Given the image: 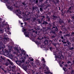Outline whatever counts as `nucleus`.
<instances>
[{
  "instance_id": "1",
  "label": "nucleus",
  "mask_w": 74,
  "mask_h": 74,
  "mask_svg": "<svg viewBox=\"0 0 74 74\" xmlns=\"http://www.w3.org/2000/svg\"><path fill=\"white\" fill-rule=\"evenodd\" d=\"M53 25V27L52 29H55L54 30L51 31L50 32V34L52 33L53 34V35H56V32H58V28L56 26V25H55V22H53L52 23Z\"/></svg>"
},
{
  "instance_id": "2",
  "label": "nucleus",
  "mask_w": 74,
  "mask_h": 74,
  "mask_svg": "<svg viewBox=\"0 0 74 74\" xmlns=\"http://www.w3.org/2000/svg\"><path fill=\"white\" fill-rule=\"evenodd\" d=\"M5 57L1 56L0 57V69H1L2 68V64L5 62Z\"/></svg>"
},
{
  "instance_id": "3",
  "label": "nucleus",
  "mask_w": 74,
  "mask_h": 74,
  "mask_svg": "<svg viewBox=\"0 0 74 74\" xmlns=\"http://www.w3.org/2000/svg\"><path fill=\"white\" fill-rule=\"evenodd\" d=\"M48 1V0H46L45 2L43 4V6L45 7V8H47L48 7H50V5L49 4Z\"/></svg>"
},
{
  "instance_id": "4",
  "label": "nucleus",
  "mask_w": 74,
  "mask_h": 74,
  "mask_svg": "<svg viewBox=\"0 0 74 74\" xmlns=\"http://www.w3.org/2000/svg\"><path fill=\"white\" fill-rule=\"evenodd\" d=\"M24 62H25V60H23L22 61H16V62L17 64H19V65H23Z\"/></svg>"
},
{
  "instance_id": "5",
  "label": "nucleus",
  "mask_w": 74,
  "mask_h": 74,
  "mask_svg": "<svg viewBox=\"0 0 74 74\" xmlns=\"http://www.w3.org/2000/svg\"><path fill=\"white\" fill-rule=\"evenodd\" d=\"M7 61H8V62H9V64L10 65V66L9 67H12V66H14V64L11 60H10V59H8L7 60Z\"/></svg>"
},
{
  "instance_id": "6",
  "label": "nucleus",
  "mask_w": 74,
  "mask_h": 74,
  "mask_svg": "<svg viewBox=\"0 0 74 74\" xmlns=\"http://www.w3.org/2000/svg\"><path fill=\"white\" fill-rule=\"evenodd\" d=\"M59 23L60 25H62V23H64V21L63 20H62L60 18L59 21Z\"/></svg>"
},
{
  "instance_id": "7",
  "label": "nucleus",
  "mask_w": 74,
  "mask_h": 74,
  "mask_svg": "<svg viewBox=\"0 0 74 74\" xmlns=\"http://www.w3.org/2000/svg\"><path fill=\"white\" fill-rule=\"evenodd\" d=\"M61 15L62 16H63V15H64V14H66V11H64L63 12V10L62 9V10L61 11Z\"/></svg>"
},
{
  "instance_id": "8",
  "label": "nucleus",
  "mask_w": 74,
  "mask_h": 74,
  "mask_svg": "<svg viewBox=\"0 0 74 74\" xmlns=\"http://www.w3.org/2000/svg\"><path fill=\"white\" fill-rule=\"evenodd\" d=\"M16 12H17L19 14H20V15H22V14H21V10H20L19 9H17L16 10Z\"/></svg>"
},
{
  "instance_id": "9",
  "label": "nucleus",
  "mask_w": 74,
  "mask_h": 74,
  "mask_svg": "<svg viewBox=\"0 0 74 74\" xmlns=\"http://www.w3.org/2000/svg\"><path fill=\"white\" fill-rule=\"evenodd\" d=\"M32 66L34 68L35 67H36L37 64L36 63H34L33 62H32Z\"/></svg>"
},
{
  "instance_id": "10",
  "label": "nucleus",
  "mask_w": 74,
  "mask_h": 74,
  "mask_svg": "<svg viewBox=\"0 0 74 74\" xmlns=\"http://www.w3.org/2000/svg\"><path fill=\"white\" fill-rule=\"evenodd\" d=\"M58 58L59 59H62V58L64 59V57H63V55L58 56Z\"/></svg>"
},
{
  "instance_id": "11",
  "label": "nucleus",
  "mask_w": 74,
  "mask_h": 74,
  "mask_svg": "<svg viewBox=\"0 0 74 74\" xmlns=\"http://www.w3.org/2000/svg\"><path fill=\"white\" fill-rule=\"evenodd\" d=\"M34 4H38V0H33Z\"/></svg>"
},
{
  "instance_id": "12",
  "label": "nucleus",
  "mask_w": 74,
  "mask_h": 74,
  "mask_svg": "<svg viewBox=\"0 0 74 74\" xmlns=\"http://www.w3.org/2000/svg\"><path fill=\"white\" fill-rule=\"evenodd\" d=\"M24 56H25L24 57V58L25 59H26V58H29V55H26V53H24Z\"/></svg>"
},
{
  "instance_id": "13",
  "label": "nucleus",
  "mask_w": 74,
  "mask_h": 74,
  "mask_svg": "<svg viewBox=\"0 0 74 74\" xmlns=\"http://www.w3.org/2000/svg\"><path fill=\"white\" fill-rule=\"evenodd\" d=\"M24 34H25L26 37H29V33L28 32V33L27 34V32H24Z\"/></svg>"
},
{
  "instance_id": "14",
  "label": "nucleus",
  "mask_w": 74,
  "mask_h": 74,
  "mask_svg": "<svg viewBox=\"0 0 74 74\" xmlns=\"http://www.w3.org/2000/svg\"><path fill=\"white\" fill-rule=\"evenodd\" d=\"M44 43L45 45L49 44V43H48V40H45V41L44 42Z\"/></svg>"
},
{
  "instance_id": "15",
  "label": "nucleus",
  "mask_w": 74,
  "mask_h": 74,
  "mask_svg": "<svg viewBox=\"0 0 74 74\" xmlns=\"http://www.w3.org/2000/svg\"><path fill=\"white\" fill-rule=\"evenodd\" d=\"M9 69H13V70H15V66H9Z\"/></svg>"
},
{
  "instance_id": "16",
  "label": "nucleus",
  "mask_w": 74,
  "mask_h": 74,
  "mask_svg": "<svg viewBox=\"0 0 74 74\" xmlns=\"http://www.w3.org/2000/svg\"><path fill=\"white\" fill-rule=\"evenodd\" d=\"M8 54L9 55V58H10V59H13V56H12V54Z\"/></svg>"
},
{
  "instance_id": "17",
  "label": "nucleus",
  "mask_w": 74,
  "mask_h": 74,
  "mask_svg": "<svg viewBox=\"0 0 74 74\" xmlns=\"http://www.w3.org/2000/svg\"><path fill=\"white\" fill-rule=\"evenodd\" d=\"M42 24H43V25H47V24H48V23L45 21H44Z\"/></svg>"
},
{
  "instance_id": "18",
  "label": "nucleus",
  "mask_w": 74,
  "mask_h": 74,
  "mask_svg": "<svg viewBox=\"0 0 74 74\" xmlns=\"http://www.w3.org/2000/svg\"><path fill=\"white\" fill-rule=\"evenodd\" d=\"M22 4L23 5V7H25V6H26V2H25V1L22 2Z\"/></svg>"
},
{
  "instance_id": "19",
  "label": "nucleus",
  "mask_w": 74,
  "mask_h": 74,
  "mask_svg": "<svg viewBox=\"0 0 74 74\" xmlns=\"http://www.w3.org/2000/svg\"><path fill=\"white\" fill-rule=\"evenodd\" d=\"M36 9V7L35 6H33L32 8V11L33 12Z\"/></svg>"
},
{
  "instance_id": "20",
  "label": "nucleus",
  "mask_w": 74,
  "mask_h": 74,
  "mask_svg": "<svg viewBox=\"0 0 74 74\" xmlns=\"http://www.w3.org/2000/svg\"><path fill=\"white\" fill-rule=\"evenodd\" d=\"M53 19H54V20H55L56 18H57V16H53Z\"/></svg>"
},
{
  "instance_id": "21",
  "label": "nucleus",
  "mask_w": 74,
  "mask_h": 74,
  "mask_svg": "<svg viewBox=\"0 0 74 74\" xmlns=\"http://www.w3.org/2000/svg\"><path fill=\"white\" fill-rule=\"evenodd\" d=\"M46 18L47 19V20L48 22H50V19H51V18L49 17L48 16L46 17Z\"/></svg>"
},
{
  "instance_id": "22",
  "label": "nucleus",
  "mask_w": 74,
  "mask_h": 74,
  "mask_svg": "<svg viewBox=\"0 0 74 74\" xmlns=\"http://www.w3.org/2000/svg\"><path fill=\"white\" fill-rule=\"evenodd\" d=\"M68 23H71V20L70 18H69L67 20Z\"/></svg>"
},
{
  "instance_id": "23",
  "label": "nucleus",
  "mask_w": 74,
  "mask_h": 74,
  "mask_svg": "<svg viewBox=\"0 0 74 74\" xmlns=\"http://www.w3.org/2000/svg\"><path fill=\"white\" fill-rule=\"evenodd\" d=\"M11 50H10V49H9L8 50V51H7V53L8 54H9V53H10V52H11Z\"/></svg>"
},
{
  "instance_id": "24",
  "label": "nucleus",
  "mask_w": 74,
  "mask_h": 74,
  "mask_svg": "<svg viewBox=\"0 0 74 74\" xmlns=\"http://www.w3.org/2000/svg\"><path fill=\"white\" fill-rule=\"evenodd\" d=\"M9 64V62H7L5 63V65L6 66H8Z\"/></svg>"
},
{
  "instance_id": "25",
  "label": "nucleus",
  "mask_w": 74,
  "mask_h": 74,
  "mask_svg": "<svg viewBox=\"0 0 74 74\" xmlns=\"http://www.w3.org/2000/svg\"><path fill=\"white\" fill-rule=\"evenodd\" d=\"M23 69L25 71H27V66H25L23 67Z\"/></svg>"
},
{
  "instance_id": "26",
  "label": "nucleus",
  "mask_w": 74,
  "mask_h": 74,
  "mask_svg": "<svg viewBox=\"0 0 74 74\" xmlns=\"http://www.w3.org/2000/svg\"><path fill=\"white\" fill-rule=\"evenodd\" d=\"M71 36L72 37H73L74 36V32H72L71 33Z\"/></svg>"
},
{
  "instance_id": "27",
  "label": "nucleus",
  "mask_w": 74,
  "mask_h": 74,
  "mask_svg": "<svg viewBox=\"0 0 74 74\" xmlns=\"http://www.w3.org/2000/svg\"><path fill=\"white\" fill-rule=\"evenodd\" d=\"M8 36H5V37L4 38V40H7V39L8 38Z\"/></svg>"
},
{
  "instance_id": "28",
  "label": "nucleus",
  "mask_w": 74,
  "mask_h": 74,
  "mask_svg": "<svg viewBox=\"0 0 74 74\" xmlns=\"http://www.w3.org/2000/svg\"><path fill=\"white\" fill-rule=\"evenodd\" d=\"M39 42H38V40L36 42V43L37 44H40V41H41V40H39Z\"/></svg>"
},
{
  "instance_id": "29",
  "label": "nucleus",
  "mask_w": 74,
  "mask_h": 74,
  "mask_svg": "<svg viewBox=\"0 0 74 74\" xmlns=\"http://www.w3.org/2000/svg\"><path fill=\"white\" fill-rule=\"evenodd\" d=\"M23 30L22 31L23 32H26V31L27 29H24V28H23Z\"/></svg>"
},
{
  "instance_id": "30",
  "label": "nucleus",
  "mask_w": 74,
  "mask_h": 74,
  "mask_svg": "<svg viewBox=\"0 0 74 74\" xmlns=\"http://www.w3.org/2000/svg\"><path fill=\"white\" fill-rule=\"evenodd\" d=\"M56 1L57 4H59V3H60V1H59V0H56Z\"/></svg>"
},
{
  "instance_id": "31",
  "label": "nucleus",
  "mask_w": 74,
  "mask_h": 74,
  "mask_svg": "<svg viewBox=\"0 0 74 74\" xmlns=\"http://www.w3.org/2000/svg\"><path fill=\"white\" fill-rule=\"evenodd\" d=\"M67 44H68V45H70L71 44L70 42H69V41H67Z\"/></svg>"
},
{
  "instance_id": "32",
  "label": "nucleus",
  "mask_w": 74,
  "mask_h": 74,
  "mask_svg": "<svg viewBox=\"0 0 74 74\" xmlns=\"http://www.w3.org/2000/svg\"><path fill=\"white\" fill-rule=\"evenodd\" d=\"M40 12H42V11H43V10H42V8H40Z\"/></svg>"
},
{
  "instance_id": "33",
  "label": "nucleus",
  "mask_w": 74,
  "mask_h": 74,
  "mask_svg": "<svg viewBox=\"0 0 74 74\" xmlns=\"http://www.w3.org/2000/svg\"><path fill=\"white\" fill-rule=\"evenodd\" d=\"M66 68H65V67L63 68V69L64 70V71H65V72H66V71H67V70H66Z\"/></svg>"
},
{
  "instance_id": "34",
  "label": "nucleus",
  "mask_w": 74,
  "mask_h": 74,
  "mask_svg": "<svg viewBox=\"0 0 74 74\" xmlns=\"http://www.w3.org/2000/svg\"><path fill=\"white\" fill-rule=\"evenodd\" d=\"M69 49L70 50H71V51H73V49H74V48L73 47H72L71 48H69Z\"/></svg>"
},
{
  "instance_id": "35",
  "label": "nucleus",
  "mask_w": 74,
  "mask_h": 74,
  "mask_svg": "<svg viewBox=\"0 0 74 74\" xmlns=\"http://www.w3.org/2000/svg\"><path fill=\"white\" fill-rule=\"evenodd\" d=\"M3 30L1 29H0V33H3Z\"/></svg>"
},
{
  "instance_id": "36",
  "label": "nucleus",
  "mask_w": 74,
  "mask_h": 74,
  "mask_svg": "<svg viewBox=\"0 0 74 74\" xmlns=\"http://www.w3.org/2000/svg\"><path fill=\"white\" fill-rule=\"evenodd\" d=\"M6 2L7 3V4H10V1H9V0H6Z\"/></svg>"
},
{
  "instance_id": "37",
  "label": "nucleus",
  "mask_w": 74,
  "mask_h": 74,
  "mask_svg": "<svg viewBox=\"0 0 74 74\" xmlns=\"http://www.w3.org/2000/svg\"><path fill=\"white\" fill-rule=\"evenodd\" d=\"M37 11V13H38V14H40V10H39V9H38Z\"/></svg>"
},
{
  "instance_id": "38",
  "label": "nucleus",
  "mask_w": 74,
  "mask_h": 74,
  "mask_svg": "<svg viewBox=\"0 0 74 74\" xmlns=\"http://www.w3.org/2000/svg\"><path fill=\"white\" fill-rule=\"evenodd\" d=\"M56 44H55V43H53V45H54V47H56Z\"/></svg>"
},
{
  "instance_id": "39",
  "label": "nucleus",
  "mask_w": 74,
  "mask_h": 74,
  "mask_svg": "<svg viewBox=\"0 0 74 74\" xmlns=\"http://www.w3.org/2000/svg\"><path fill=\"white\" fill-rule=\"evenodd\" d=\"M11 69H9L8 70V73H11V72H10V71H11Z\"/></svg>"
},
{
  "instance_id": "40",
  "label": "nucleus",
  "mask_w": 74,
  "mask_h": 74,
  "mask_svg": "<svg viewBox=\"0 0 74 74\" xmlns=\"http://www.w3.org/2000/svg\"><path fill=\"white\" fill-rule=\"evenodd\" d=\"M44 62V64H43V66H44V67H45V62H45V60H44V61H43Z\"/></svg>"
},
{
  "instance_id": "41",
  "label": "nucleus",
  "mask_w": 74,
  "mask_h": 74,
  "mask_svg": "<svg viewBox=\"0 0 74 74\" xmlns=\"http://www.w3.org/2000/svg\"><path fill=\"white\" fill-rule=\"evenodd\" d=\"M6 40V41H10V39H9V38H7V39H5Z\"/></svg>"
},
{
  "instance_id": "42",
  "label": "nucleus",
  "mask_w": 74,
  "mask_h": 74,
  "mask_svg": "<svg viewBox=\"0 0 74 74\" xmlns=\"http://www.w3.org/2000/svg\"><path fill=\"white\" fill-rule=\"evenodd\" d=\"M73 73H74V70L73 69L71 70V73L72 74H73Z\"/></svg>"
},
{
  "instance_id": "43",
  "label": "nucleus",
  "mask_w": 74,
  "mask_h": 74,
  "mask_svg": "<svg viewBox=\"0 0 74 74\" xmlns=\"http://www.w3.org/2000/svg\"><path fill=\"white\" fill-rule=\"evenodd\" d=\"M60 38L61 39H62V40H64V37H63V36H61L60 37Z\"/></svg>"
},
{
  "instance_id": "44",
  "label": "nucleus",
  "mask_w": 74,
  "mask_h": 74,
  "mask_svg": "<svg viewBox=\"0 0 74 74\" xmlns=\"http://www.w3.org/2000/svg\"><path fill=\"white\" fill-rule=\"evenodd\" d=\"M71 63V62L70 61H68L67 62V63L68 64H69V63Z\"/></svg>"
},
{
  "instance_id": "45",
  "label": "nucleus",
  "mask_w": 74,
  "mask_h": 74,
  "mask_svg": "<svg viewBox=\"0 0 74 74\" xmlns=\"http://www.w3.org/2000/svg\"><path fill=\"white\" fill-rule=\"evenodd\" d=\"M67 66H68L67 64H66L64 65V66L65 67H67Z\"/></svg>"
},
{
  "instance_id": "46",
  "label": "nucleus",
  "mask_w": 74,
  "mask_h": 74,
  "mask_svg": "<svg viewBox=\"0 0 74 74\" xmlns=\"http://www.w3.org/2000/svg\"><path fill=\"white\" fill-rule=\"evenodd\" d=\"M36 29L37 31H38V30H40V28H37Z\"/></svg>"
},
{
  "instance_id": "47",
  "label": "nucleus",
  "mask_w": 74,
  "mask_h": 74,
  "mask_svg": "<svg viewBox=\"0 0 74 74\" xmlns=\"http://www.w3.org/2000/svg\"><path fill=\"white\" fill-rule=\"evenodd\" d=\"M39 2H41V3H42V1H43V0H39Z\"/></svg>"
},
{
  "instance_id": "48",
  "label": "nucleus",
  "mask_w": 74,
  "mask_h": 74,
  "mask_svg": "<svg viewBox=\"0 0 74 74\" xmlns=\"http://www.w3.org/2000/svg\"><path fill=\"white\" fill-rule=\"evenodd\" d=\"M55 36L54 35H53V36H51V37L52 38H53L54 37H55Z\"/></svg>"
},
{
  "instance_id": "49",
  "label": "nucleus",
  "mask_w": 74,
  "mask_h": 74,
  "mask_svg": "<svg viewBox=\"0 0 74 74\" xmlns=\"http://www.w3.org/2000/svg\"><path fill=\"white\" fill-rule=\"evenodd\" d=\"M25 25H27V23L26 22H24Z\"/></svg>"
},
{
  "instance_id": "50",
  "label": "nucleus",
  "mask_w": 74,
  "mask_h": 74,
  "mask_svg": "<svg viewBox=\"0 0 74 74\" xmlns=\"http://www.w3.org/2000/svg\"><path fill=\"white\" fill-rule=\"evenodd\" d=\"M42 19H44V18H45V16H42Z\"/></svg>"
},
{
  "instance_id": "51",
  "label": "nucleus",
  "mask_w": 74,
  "mask_h": 74,
  "mask_svg": "<svg viewBox=\"0 0 74 74\" xmlns=\"http://www.w3.org/2000/svg\"><path fill=\"white\" fill-rule=\"evenodd\" d=\"M31 61H32V62H33V61H34V59H31Z\"/></svg>"
},
{
  "instance_id": "52",
  "label": "nucleus",
  "mask_w": 74,
  "mask_h": 74,
  "mask_svg": "<svg viewBox=\"0 0 74 74\" xmlns=\"http://www.w3.org/2000/svg\"><path fill=\"white\" fill-rule=\"evenodd\" d=\"M48 14H49V15H50L51 14V13L50 12H48Z\"/></svg>"
},
{
  "instance_id": "53",
  "label": "nucleus",
  "mask_w": 74,
  "mask_h": 74,
  "mask_svg": "<svg viewBox=\"0 0 74 74\" xmlns=\"http://www.w3.org/2000/svg\"><path fill=\"white\" fill-rule=\"evenodd\" d=\"M15 49L16 50H18V47H15Z\"/></svg>"
},
{
  "instance_id": "54",
  "label": "nucleus",
  "mask_w": 74,
  "mask_h": 74,
  "mask_svg": "<svg viewBox=\"0 0 74 74\" xmlns=\"http://www.w3.org/2000/svg\"><path fill=\"white\" fill-rule=\"evenodd\" d=\"M50 1H52V2H53L54 1V0H50Z\"/></svg>"
},
{
  "instance_id": "55",
  "label": "nucleus",
  "mask_w": 74,
  "mask_h": 74,
  "mask_svg": "<svg viewBox=\"0 0 74 74\" xmlns=\"http://www.w3.org/2000/svg\"><path fill=\"white\" fill-rule=\"evenodd\" d=\"M49 73V72L48 71V72H46V73H45L46 74H48V73Z\"/></svg>"
},
{
  "instance_id": "56",
  "label": "nucleus",
  "mask_w": 74,
  "mask_h": 74,
  "mask_svg": "<svg viewBox=\"0 0 74 74\" xmlns=\"http://www.w3.org/2000/svg\"><path fill=\"white\" fill-rule=\"evenodd\" d=\"M3 71H4V73H7V71H5V70Z\"/></svg>"
},
{
  "instance_id": "57",
  "label": "nucleus",
  "mask_w": 74,
  "mask_h": 74,
  "mask_svg": "<svg viewBox=\"0 0 74 74\" xmlns=\"http://www.w3.org/2000/svg\"><path fill=\"white\" fill-rule=\"evenodd\" d=\"M38 23H41V21H38Z\"/></svg>"
},
{
  "instance_id": "58",
  "label": "nucleus",
  "mask_w": 74,
  "mask_h": 74,
  "mask_svg": "<svg viewBox=\"0 0 74 74\" xmlns=\"http://www.w3.org/2000/svg\"><path fill=\"white\" fill-rule=\"evenodd\" d=\"M42 61H44V60H45V59L44 58H43L42 59Z\"/></svg>"
},
{
  "instance_id": "59",
  "label": "nucleus",
  "mask_w": 74,
  "mask_h": 74,
  "mask_svg": "<svg viewBox=\"0 0 74 74\" xmlns=\"http://www.w3.org/2000/svg\"><path fill=\"white\" fill-rule=\"evenodd\" d=\"M72 46L73 47H74V44H72Z\"/></svg>"
},
{
  "instance_id": "60",
  "label": "nucleus",
  "mask_w": 74,
  "mask_h": 74,
  "mask_svg": "<svg viewBox=\"0 0 74 74\" xmlns=\"http://www.w3.org/2000/svg\"><path fill=\"white\" fill-rule=\"evenodd\" d=\"M66 43H67L66 42H63V44H66Z\"/></svg>"
},
{
  "instance_id": "61",
  "label": "nucleus",
  "mask_w": 74,
  "mask_h": 74,
  "mask_svg": "<svg viewBox=\"0 0 74 74\" xmlns=\"http://www.w3.org/2000/svg\"><path fill=\"white\" fill-rule=\"evenodd\" d=\"M1 70H2L3 71L5 70H4V69H3V68H2V69H1Z\"/></svg>"
},
{
  "instance_id": "62",
  "label": "nucleus",
  "mask_w": 74,
  "mask_h": 74,
  "mask_svg": "<svg viewBox=\"0 0 74 74\" xmlns=\"http://www.w3.org/2000/svg\"><path fill=\"white\" fill-rule=\"evenodd\" d=\"M60 33H62V32L61 31H60L59 32Z\"/></svg>"
},
{
  "instance_id": "63",
  "label": "nucleus",
  "mask_w": 74,
  "mask_h": 74,
  "mask_svg": "<svg viewBox=\"0 0 74 74\" xmlns=\"http://www.w3.org/2000/svg\"><path fill=\"white\" fill-rule=\"evenodd\" d=\"M50 51H51V50L52 49V47H50Z\"/></svg>"
},
{
  "instance_id": "64",
  "label": "nucleus",
  "mask_w": 74,
  "mask_h": 74,
  "mask_svg": "<svg viewBox=\"0 0 74 74\" xmlns=\"http://www.w3.org/2000/svg\"><path fill=\"white\" fill-rule=\"evenodd\" d=\"M35 33H36V34H37V31H35Z\"/></svg>"
}]
</instances>
